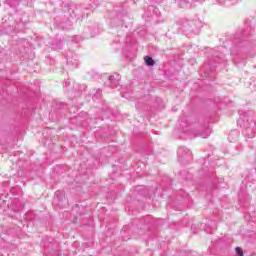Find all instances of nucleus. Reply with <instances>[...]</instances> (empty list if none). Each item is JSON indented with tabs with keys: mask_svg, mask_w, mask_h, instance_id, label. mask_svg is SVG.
Instances as JSON below:
<instances>
[{
	"mask_svg": "<svg viewBox=\"0 0 256 256\" xmlns=\"http://www.w3.org/2000/svg\"><path fill=\"white\" fill-rule=\"evenodd\" d=\"M197 23L199 21L197 20H187L182 19L179 21V25L181 26V29L186 35L191 37V35H196V33H199V28H197Z\"/></svg>",
	"mask_w": 256,
	"mask_h": 256,
	"instance_id": "nucleus-1",
	"label": "nucleus"
},
{
	"mask_svg": "<svg viewBox=\"0 0 256 256\" xmlns=\"http://www.w3.org/2000/svg\"><path fill=\"white\" fill-rule=\"evenodd\" d=\"M238 125H240V127H243L244 129H246V135H248V137L253 138L255 137L256 134V122L250 121L247 119V117L245 115L240 116L239 120H238Z\"/></svg>",
	"mask_w": 256,
	"mask_h": 256,
	"instance_id": "nucleus-2",
	"label": "nucleus"
},
{
	"mask_svg": "<svg viewBox=\"0 0 256 256\" xmlns=\"http://www.w3.org/2000/svg\"><path fill=\"white\" fill-rule=\"evenodd\" d=\"M178 159L179 161L189 162L191 159H193V154L191 153V150L185 147L178 148L177 151Z\"/></svg>",
	"mask_w": 256,
	"mask_h": 256,
	"instance_id": "nucleus-3",
	"label": "nucleus"
},
{
	"mask_svg": "<svg viewBox=\"0 0 256 256\" xmlns=\"http://www.w3.org/2000/svg\"><path fill=\"white\" fill-rule=\"evenodd\" d=\"M194 137H202V139H207L211 135V128L209 126H200L198 130L192 131Z\"/></svg>",
	"mask_w": 256,
	"mask_h": 256,
	"instance_id": "nucleus-4",
	"label": "nucleus"
},
{
	"mask_svg": "<svg viewBox=\"0 0 256 256\" xmlns=\"http://www.w3.org/2000/svg\"><path fill=\"white\" fill-rule=\"evenodd\" d=\"M121 81V75L118 73H113L108 78V82L106 83L107 87H111L112 89H115V87H119V83Z\"/></svg>",
	"mask_w": 256,
	"mask_h": 256,
	"instance_id": "nucleus-5",
	"label": "nucleus"
},
{
	"mask_svg": "<svg viewBox=\"0 0 256 256\" xmlns=\"http://www.w3.org/2000/svg\"><path fill=\"white\" fill-rule=\"evenodd\" d=\"M175 3L180 9H189V7H191V2L189 0H175Z\"/></svg>",
	"mask_w": 256,
	"mask_h": 256,
	"instance_id": "nucleus-6",
	"label": "nucleus"
},
{
	"mask_svg": "<svg viewBox=\"0 0 256 256\" xmlns=\"http://www.w3.org/2000/svg\"><path fill=\"white\" fill-rule=\"evenodd\" d=\"M144 61L148 67H153V65H155V60H153L151 56H145Z\"/></svg>",
	"mask_w": 256,
	"mask_h": 256,
	"instance_id": "nucleus-7",
	"label": "nucleus"
},
{
	"mask_svg": "<svg viewBox=\"0 0 256 256\" xmlns=\"http://www.w3.org/2000/svg\"><path fill=\"white\" fill-rule=\"evenodd\" d=\"M6 4L15 9L19 7V0H6Z\"/></svg>",
	"mask_w": 256,
	"mask_h": 256,
	"instance_id": "nucleus-8",
	"label": "nucleus"
},
{
	"mask_svg": "<svg viewBox=\"0 0 256 256\" xmlns=\"http://www.w3.org/2000/svg\"><path fill=\"white\" fill-rule=\"evenodd\" d=\"M148 11H150V13L152 12L153 13V15H159L158 13H159V9H157V7H155V6H149L148 7Z\"/></svg>",
	"mask_w": 256,
	"mask_h": 256,
	"instance_id": "nucleus-9",
	"label": "nucleus"
},
{
	"mask_svg": "<svg viewBox=\"0 0 256 256\" xmlns=\"http://www.w3.org/2000/svg\"><path fill=\"white\" fill-rule=\"evenodd\" d=\"M93 101H97V99H101V90H97L95 94L92 96Z\"/></svg>",
	"mask_w": 256,
	"mask_h": 256,
	"instance_id": "nucleus-10",
	"label": "nucleus"
},
{
	"mask_svg": "<svg viewBox=\"0 0 256 256\" xmlns=\"http://www.w3.org/2000/svg\"><path fill=\"white\" fill-rule=\"evenodd\" d=\"M235 251L238 256H243V249L241 247H236Z\"/></svg>",
	"mask_w": 256,
	"mask_h": 256,
	"instance_id": "nucleus-11",
	"label": "nucleus"
},
{
	"mask_svg": "<svg viewBox=\"0 0 256 256\" xmlns=\"http://www.w3.org/2000/svg\"><path fill=\"white\" fill-rule=\"evenodd\" d=\"M19 27H23V23L17 24V26L15 27V29H16V30H19Z\"/></svg>",
	"mask_w": 256,
	"mask_h": 256,
	"instance_id": "nucleus-12",
	"label": "nucleus"
},
{
	"mask_svg": "<svg viewBox=\"0 0 256 256\" xmlns=\"http://www.w3.org/2000/svg\"><path fill=\"white\" fill-rule=\"evenodd\" d=\"M123 15L118 14L117 19H122Z\"/></svg>",
	"mask_w": 256,
	"mask_h": 256,
	"instance_id": "nucleus-13",
	"label": "nucleus"
},
{
	"mask_svg": "<svg viewBox=\"0 0 256 256\" xmlns=\"http://www.w3.org/2000/svg\"><path fill=\"white\" fill-rule=\"evenodd\" d=\"M245 35H247V32L243 31L242 32V37H245Z\"/></svg>",
	"mask_w": 256,
	"mask_h": 256,
	"instance_id": "nucleus-14",
	"label": "nucleus"
},
{
	"mask_svg": "<svg viewBox=\"0 0 256 256\" xmlns=\"http://www.w3.org/2000/svg\"><path fill=\"white\" fill-rule=\"evenodd\" d=\"M218 3H225V0H217Z\"/></svg>",
	"mask_w": 256,
	"mask_h": 256,
	"instance_id": "nucleus-15",
	"label": "nucleus"
},
{
	"mask_svg": "<svg viewBox=\"0 0 256 256\" xmlns=\"http://www.w3.org/2000/svg\"><path fill=\"white\" fill-rule=\"evenodd\" d=\"M198 1H203V0H198Z\"/></svg>",
	"mask_w": 256,
	"mask_h": 256,
	"instance_id": "nucleus-16",
	"label": "nucleus"
}]
</instances>
